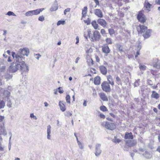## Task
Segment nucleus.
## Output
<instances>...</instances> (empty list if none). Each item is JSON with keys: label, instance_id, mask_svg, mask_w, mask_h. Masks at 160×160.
Returning a JSON list of instances; mask_svg holds the SVG:
<instances>
[{"label": "nucleus", "instance_id": "obj_29", "mask_svg": "<svg viewBox=\"0 0 160 160\" xmlns=\"http://www.w3.org/2000/svg\"><path fill=\"white\" fill-rule=\"evenodd\" d=\"M116 48L117 49H118L120 51L122 52V48L120 44H117L116 45Z\"/></svg>", "mask_w": 160, "mask_h": 160}, {"label": "nucleus", "instance_id": "obj_22", "mask_svg": "<svg viewBox=\"0 0 160 160\" xmlns=\"http://www.w3.org/2000/svg\"><path fill=\"white\" fill-rule=\"evenodd\" d=\"M3 94L5 97H7V98H8L10 97V93L7 90H4L3 92Z\"/></svg>", "mask_w": 160, "mask_h": 160}, {"label": "nucleus", "instance_id": "obj_34", "mask_svg": "<svg viewBox=\"0 0 160 160\" xmlns=\"http://www.w3.org/2000/svg\"><path fill=\"white\" fill-rule=\"evenodd\" d=\"M100 110L102 111L105 112L108 110L107 108L104 106H102L100 107Z\"/></svg>", "mask_w": 160, "mask_h": 160}, {"label": "nucleus", "instance_id": "obj_63", "mask_svg": "<svg viewBox=\"0 0 160 160\" xmlns=\"http://www.w3.org/2000/svg\"><path fill=\"white\" fill-rule=\"evenodd\" d=\"M87 102L85 100H84V102L83 103V105L84 106H87Z\"/></svg>", "mask_w": 160, "mask_h": 160}, {"label": "nucleus", "instance_id": "obj_36", "mask_svg": "<svg viewBox=\"0 0 160 160\" xmlns=\"http://www.w3.org/2000/svg\"><path fill=\"white\" fill-rule=\"evenodd\" d=\"M65 22V21L64 20H59L57 23V25L59 26L61 24L63 25Z\"/></svg>", "mask_w": 160, "mask_h": 160}, {"label": "nucleus", "instance_id": "obj_17", "mask_svg": "<svg viewBox=\"0 0 160 160\" xmlns=\"http://www.w3.org/2000/svg\"><path fill=\"white\" fill-rule=\"evenodd\" d=\"M107 80L108 82V83L113 86L114 85V81L112 76L111 75H109L107 77Z\"/></svg>", "mask_w": 160, "mask_h": 160}, {"label": "nucleus", "instance_id": "obj_19", "mask_svg": "<svg viewBox=\"0 0 160 160\" xmlns=\"http://www.w3.org/2000/svg\"><path fill=\"white\" fill-rule=\"evenodd\" d=\"M87 7L86 6L84 7L82 9V18L85 17L86 16V14L88 11Z\"/></svg>", "mask_w": 160, "mask_h": 160}, {"label": "nucleus", "instance_id": "obj_21", "mask_svg": "<svg viewBox=\"0 0 160 160\" xmlns=\"http://www.w3.org/2000/svg\"><path fill=\"white\" fill-rule=\"evenodd\" d=\"M58 8V5L56 3V4L55 3L50 8V10L51 12H53L56 11Z\"/></svg>", "mask_w": 160, "mask_h": 160}, {"label": "nucleus", "instance_id": "obj_61", "mask_svg": "<svg viewBox=\"0 0 160 160\" xmlns=\"http://www.w3.org/2000/svg\"><path fill=\"white\" fill-rule=\"evenodd\" d=\"M96 61L97 62H99L100 61V59L98 56L96 57Z\"/></svg>", "mask_w": 160, "mask_h": 160}, {"label": "nucleus", "instance_id": "obj_27", "mask_svg": "<svg viewBox=\"0 0 160 160\" xmlns=\"http://www.w3.org/2000/svg\"><path fill=\"white\" fill-rule=\"evenodd\" d=\"M66 100L67 102L69 104L70 103V97L69 95L68 94L66 97Z\"/></svg>", "mask_w": 160, "mask_h": 160}, {"label": "nucleus", "instance_id": "obj_15", "mask_svg": "<svg viewBox=\"0 0 160 160\" xmlns=\"http://www.w3.org/2000/svg\"><path fill=\"white\" fill-rule=\"evenodd\" d=\"M124 138L125 139H132L133 138V136L132 133L126 132L125 134Z\"/></svg>", "mask_w": 160, "mask_h": 160}, {"label": "nucleus", "instance_id": "obj_47", "mask_svg": "<svg viewBox=\"0 0 160 160\" xmlns=\"http://www.w3.org/2000/svg\"><path fill=\"white\" fill-rule=\"evenodd\" d=\"M88 36L89 38H91L92 37V34L91 33V31H89L88 32Z\"/></svg>", "mask_w": 160, "mask_h": 160}, {"label": "nucleus", "instance_id": "obj_57", "mask_svg": "<svg viewBox=\"0 0 160 160\" xmlns=\"http://www.w3.org/2000/svg\"><path fill=\"white\" fill-rule=\"evenodd\" d=\"M98 151V152H97L95 153V155L97 156H98V155H99L101 152L100 151Z\"/></svg>", "mask_w": 160, "mask_h": 160}, {"label": "nucleus", "instance_id": "obj_20", "mask_svg": "<svg viewBox=\"0 0 160 160\" xmlns=\"http://www.w3.org/2000/svg\"><path fill=\"white\" fill-rule=\"evenodd\" d=\"M94 83L96 85H99L100 82V78L99 76H97L94 79Z\"/></svg>", "mask_w": 160, "mask_h": 160}, {"label": "nucleus", "instance_id": "obj_24", "mask_svg": "<svg viewBox=\"0 0 160 160\" xmlns=\"http://www.w3.org/2000/svg\"><path fill=\"white\" fill-rule=\"evenodd\" d=\"M91 24L95 29H98V25L95 20L91 22Z\"/></svg>", "mask_w": 160, "mask_h": 160}, {"label": "nucleus", "instance_id": "obj_50", "mask_svg": "<svg viewBox=\"0 0 160 160\" xmlns=\"http://www.w3.org/2000/svg\"><path fill=\"white\" fill-rule=\"evenodd\" d=\"M94 1L96 4V6H95V8H96L97 5H99V3L98 0H94Z\"/></svg>", "mask_w": 160, "mask_h": 160}, {"label": "nucleus", "instance_id": "obj_54", "mask_svg": "<svg viewBox=\"0 0 160 160\" xmlns=\"http://www.w3.org/2000/svg\"><path fill=\"white\" fill-rule=\"evenodd\" d=\"M141 46L140 45V44H139L137 48V50L140 51V50L141 49Z\"/></svg>", "mask_w": 160, "mask_h": 160}, {"label": "nucleus", "instance_id": "obj_25", "mask_svg": "<svg viewBox=\"0 0 160 160\" xmlns=\"http://www.w3.org/2000/svg\"><path fill=\"white\" fill-rule=\"evenodd\" d=\"M5 106V102L4 101L0 99V109L3 108Z\"/></svg>", "mask_w": 160, "mask_h": 160}, {"label": "nucleus", "instance_id": "obj_7", "mask_svg": "<svg viewBox=\"0 0 160 160\" xmlns=\"http://www.w3.org/2000/svg\"><path fill=\"white\" fill-rule=\"evenodd\" d=\"M102 51L105 54L106 56H107L108 54L110 52L109 48L107 44H103V46H102Z\"/></svg>", "mask_w": 160, "mask_h": 160}, {"label": "nucleus", "instance_id": "obj_52", "mask_svg": "<svg viewBox=\"0 0 160 160\" xmlns=\"http://www.w3.org/2000/svg\"><path fill=\"white\" fill-rule=\"evenodd\" d=\"M100 117L101 118H103V119L105 118V116L104 114H103L102 113H100Z\"/></svg>", "mask_w": 160, "mask_h": 160}, {"label": "nucleus", "instance_id": "obj_37", "mask_svg": "<svg viewBox=\"0 0 160 160\" xmlns=\"http://www.w3.org/2000/svg\"><path fill=\"white\" fill-rule=\"evenodd\" d=\"M5 67L4 65L2 62H0V70H1L5 69Z\"/></svg>", "mask_w": 160, "mask_h": 160}, {"label": "nucleus", "instance_id": "obj_39", "mask_svg": "<svg viewBox=\"0 0 160 160\" xmlns=\"http://www.w3.org/2000/svg\"><path fill=\"white\" fill-rule=\"evenodd\" d=\"M34 15H37L39 14L40 13L38 9L32 10Z\"/></svg>", "mask_w": 160, "mask_h": 160}, {"label": "nucleus", "instance_id": "obj_43", "mask_svg": "<svg viewBox=\"0 0 160 160\" xmlns=\"http://www.w3.org/2000/svg\"><path fill=\"white\" fill-rule=\"evenodd\" d=\"M95 147L96 150H98L100 149L101 145L100 144L98 143L96 144Z\"/></svg>", "mask_w": 160, "mask_h": 160}, {"label": "nucleus", "instance_id": "obj_16", "mask_svg": "<svg viewBox=\"0 0 160 160\" xmlns=\"http://www.w3.org/2000/svg\"><path fill=\"white\" fill-rule=\"evenodd\" d=\"M138 27L140 28V32L141 33L145 32L147 29V27L143 25H140Z\"/></svg>", "mask_w": 160, "mask_h": 160}, {"label": "nucleus", "instance_id": "obj_58", "mask_svg": "<svg viewBox=\"0 0 160 160\" xmlns=\"http://www.w3.org/2000/svg\"><path fill=\"white\" fill-rule=\"evenodd\" d=\"M9 135L10 136L9 138V144L10 143V141H11V139L12 136V134L11 132H10L9 133Z\"/></svg>", "mask_w": 160, "mask_h": 160}, {"label": "nucleus", "instance_id": "obj_51", "mask_svg": "<svg viewBox=\"0 0 160 160\" xmlns=\"http://www.w3.org/2000/svg\"><path fill=\"white\" fill-rule=\"evenodd\" d=\"M101 33L102 34H105V30L103 29H101Z\"/></svg>", "mask_w": 160, "mask_h": 160}, {"label": "nucleus", "instance_id": "obj_60", "mask_svg": "<svg viewBox=\"0 0 160 160\" xmlns=\"http://www.w3.org/2000/svg\"><path fill=\"white\" fill-rule=\"evenodd\" d=\"M115 142L119 143L121 142V140L119 139H115Z\"/></svg>", "mask_w": 160, "mask_h": 160}, {"label": "nucleus", "instance_id": "obj_55", "mask_svg": "<svg viewBox=\"0 0 160 160\" xmlns=\"http://www.w3.org/2000/svg\"><path fill=\"white\" fill-rule=\"evenodd\" d=\"M76 44H77L79 42V38L77 36L76 38Z\"/></svg>", "mask_w": 160, "mask_h": 160}, {"label": "nucleus", "instance_id": "obj_42", "mask_svg": "<svg viewBox=\"0 0 160 160\" xmlns=\"http://www.w3.org/2000/svg\"><path fill=\"white\" fill-rule=\"evenodd\" d=\"M84 22L85 23H86L87 25H89L90 24L91 20L89 18H88L86 20H84Z\"/></svg>", "mask_w": 160, "mask_h": 160}, {"label": "nucleus", "instance_id": "obj_64", "mask_svg": "<svg viewBox=\"0 0 160 160\" xmlns=\"http://www.w3.org/2000/svg\"><path fill=\"white\" fill-rule=\"evenodd\" d=\"M11 57H10V56H9L8 58V59L7 60V61L8 62H11L12 60H11Z\"/></svg>", "mask_w": 160, "mask_h": 160}, {"label": "nucleus", "instance_id": "obj_26", "mask_svg": "<svg viewBox=\"0 0 160 160\" xmlns=\"http://www.w3.org/2000/svg\"><path fill=\"white\" fill-rule=\"evenodd\" d=\"M25 15L26 16H32L34 15L33 12L32 10L26 12Z\"/></svg>", "mask_w": 160, "mask_h": 160}, {"label": "nucleus", "instance_id": "obj_23", "mask_svg": "<svg viewBox=\"0 0 160 160\" xmlns=\"http://www.w3.org/2000/svg\"><path fill=\"white\" fill-rule=\"evenodd\" d=\"M101 98L103 101H107L108 99L105 94L101 93L100 94Z\"/></svg>", "mask_w": 160, "mask_h": 160}, {"label": "nucleus", "instance_id": "obj_30", "mask_svg": "<svg viewBox=\"0 0 160 160\" xmlns=\"http://www.w3.org/2000/svg\"><path fill=\"white\" fill-rule=\"evenodd\" d=\"M140 79H138L135 81L134 83V85L135 87H138L139 86L140 84Z\"/></svg>", "mask_w": 160, "mask_h": 160}, {"label": "nucleus", "instance_id": "obj_12", "mask_svg": "<svg viewBox=\"0 0 160 160\" xmlns=\"http://www.w3.org/2000/svg\"><path fill=\"white\" fill-rule=\"evenodd\" d=\"M152 32V30L150 29L147 30L145 33L143 34V37L145 38H148L151 36V33Z\"/></svg>", "mask_w": 160, "mask_h": 160}, {"label": "nucleus", "instance_id": "obj_14", "mask_svg": "<svg viewBox=\"0 0 160 160\" xmlns=\"http://www.w3.org/2000/svg\"><path fill=\"white\" fill-rule=\"evenodd\" d=\"M7 134V132L5 128L3 126H1L0 127V135H6Z\"/></svg>", "mask_w": 160, "mask_h": 160}, {"label": "nucleus", "instance_id": "obj_11", "mask_svg": "<svg viewBox=\"0 0 160 160\" xmlns=\"http://www.w3.org/2000/svg\"><path fill=\"white\" fill-rule=\"evenodd\" d=\"M65 102L63 101H60L59 103V106L60 110L62 112H64L66 110V108L65 105Z\"/></svg>", "mask_w": 160, "mask_h": 160}, {"label": "nucleus", "instance_id": "obj_53", "mask_svg": "<svg viewBox=\"0 0 160 160\" xmlns=\"http://www.w3.org/2000/svg\"><path fill=\"white\" fill-rule=\"evenodd\" d=\"M148 83L149 85H150V86H152L153 85V84L152 83V82L151 80H148Z\"/></svg>", "mask_w": 160, "mask_h": 160}, {"label": "nucleus", "instance_id": "obj_6", "mask_svg": "<svg viewBox=\"0 0 160 160\" xmlns=\"http://www.w3.org/2000/svg\"><path fill=\"white\" fill-rule=\"evenodd\" d=\"M105 127L109 130H113L116 128V126L113 123L106 122L104 126Z\"/></svg>", "mask_w": 160, "mask_h": 160}, {"label": "nucleus", "instance_id": "obj_18", "mask_svg": "<svg viewBox=\"0 0 160 160\" xmlns=\"http://www.w3.org/2000/svg\"><path fill=\"white\" fill-rule=\"evenodd\" d=\"M151 97L153 98L157 99L159 98V94L156 91H152V94L151 95Z\"/></svg>", "mask_w": 160, "mask_h": 160}, {"label": "nucleus", "instance_id": "obj_48", "mask_svg": "<svg viewBox=\"0 0 160 160\" xmlns=\"http://www.w3.org/2000/svg\"><path fill=\"white\" fill-rule=\"evenodd\" d=\"M62 88V87H59L57 88V89L58 90L59 92L60 93H62L64 92V91L63 90L61 89V88Z\"/></svg>", "mask_w": 160, "mask_h": 160}, {"label": "nucleus", "instance_id": "obj_32", "mask_svg": "<svg viewBox=\"0 0 160 160\" xmlns=\"http://www.w3.org/2000/svg\"><path fill=\"white\" fill-rule=\"evenodd\" d=\"M7 99V106L9 108H11L12 107V105L11 101L9 98Z\"/></svg>", "mask_w": 160, "mask_h": 160}, {"label": "nucleus", "instance_id": "obj_40", "mask_svg": "<svg viewBox=\"0 0 160 160\" xmlns=\"http://www.w3.org/2000/svg\"><path fill=\"white\" fill-rule=\"evenodd\" d=\"M7 15H8L9 16L12 15L13 16H16L15 14L12 12L11 11H8L6 14Z\"/></svg>", "mask_w": 160, "mask_h": 160}, {"label": "nucleus", "instance_id": "obj_46", "mask_svg": "<svg viewBox=\"0 0 160 160\" xmlns=\"http://www.w3.org/2000/svg\"><path fill=\"white\" fill-rule=\"evenodd\" d=\"M30 117L31 118H33L35 120L37 119V117L36 116L34 115V114L33 113H32L30 114Z\"/></svg>", "mask_w": 160, "mask_h": 160}, {"label": "nucleus", "instance_id": "obj_49", "mask_svg": "<svg viewBox=\"0 0 160 160\" xmlns=\"http://www.w3.org/2000/svg\"><path fill=\"white\" fill-rule=\"evenodd\" d=\"M78 145H79L80 148L81 149H82L83 148H82V143L80 141H78Z\"/></svg>", "mask_w": 160, "mask_h": 160}, {"label": "nucleus", "instance_id": "obj_44", "mask_svg": "<svg viewBox=\"0 0 160 160\" xmlns=\"http://www.w3.org/2000/svg\"><path fill=\"white\" fill-rule=\"evenodd\" d=\"M38 19L39 21L42 22L44 20V18L43 16H41L39 17Z\"/></svg>", "mask_w": 160, "mask_h": 160}, {"label": "nucleus", "instance_id": "obj_1", "mask_svg": "<svg viewBox=\"0 0 160 160\" xmlns=\"http://www.w3.org/2000/svg\"><path fill=\"white\" fill-rule=\"evenodd\" d=\"M12 56L14 60L10 67V70L12 72H15L19 69L22 72L28 71V67L24 61H21V58L18 55L16 56L15 52H13L12 53Z\"/></svg>", "mask_w": 160, "mask_h": 160}, {"label": "nucleus", "instance_id": "obj_8", "mask_svg": "<svg viewBox=\"0 0 160 160\" xmlns=\"http://www.w3.org/2000/svg\"><path fill=\"white\" fill-rule=\"evenodd\" d=\"M99 69L101 73L103 75H106L107 73L106 67L103 65H101L99 67Z\"/></svg>", "mask_w": 160, "mask_h": 160}, {"label": "nucleus", "instance_id": "obj_38", "mask_svg": "<svg viewBox=\"0 0 160 160\" xmlns=\"http://www.w3.org/2000/svg\"><path fill=\"white\" fill-rule=\"evenodd\" d=\"M139 66V68L140 70H144L146 69V67L145 65H142L140 64Z\"/></svg>", "mask_w": 160, "mask_h": 160}, {"label": "nucleus", "instance_id": "obj_13", "mask_svg": "<svg viewBox=\"0 0 160 160\" xmlns=\"http://www.w3.org/2000/svg\"><path fill=\"white\" fill-rule=\"evenodd\" d=\"M151 4L147 0H146L144 2V6L146 8V10H147L148 12L150 11V8Z\"/></svg>", "mask_w": 160, "mask_h": 160}, {"label": "nucleus", "instance_id": "obj_28", "mask_svg": "<svg viewBox=\"0 0 160 160\" xmlns=\"http://www.w3.org/2000/svg\"><path fill=\"white\" fill-rule=\"evenodd\" d=\"M106 41L108 44H112V39L110 38H107L106 39Z\"/></svg>", "mask_w": 160, "mask_h": 160}, {"label": "nucleus", "instance_id": "obj_59", "mask_svg": "<svg viewBox=\"0 0 160 160\" xmlns=\"http://www.w3.org/2000/svg\"><path fill=\"white\" fill-rule=\"evenodd\" d=\"M4 118V116H0V122L3 121Z\"/></svg>", "mask_w": 160, "mask_h": 160}, {"label": "nucleus", "instance_id": "obj_56", "mask_svg": "<svg viewBox=\"0 0 160 160\" xmlns=\"http://www.w3.org/2000/svg\"><path fill=\"white\" fill-rule=\"evenodd\" d=\"M140 51L137 50V51L136 52V54L135 55V58H136L138 56V55H139L140 54Z\"/></svg>", "mask_w": 160, "mask_h": 160}, {"label": "nucleus", "instance_id": "obj_9", "mask_svg": "<svg viewBox=\"0 0 160 160\" xmlns=\"http://www.w3.org/2000/svg\"><path fill=\"white\" fill-rule=\"evenodd\" d=\"M97 22L103 28L106 27L107 25L106 22L105 20L102 19H98L97 20Z\"/></svg>", "mask_w": 160, "mask_h": 160}, {"label": "nucleus", "instance_id": "obj_45", "mask_svg": "<svg viewBox=\"0 0 160 160\" xmlns=\"http://www.w3.org/2000/svg\"><path fill=\"white\" fill-rule=\"evenodd\" d=\"M70 8H69L65 9L64 11V15H66L67 12H69L70 11Z\"/></svg>", "mask_w": 160, "mask_h": 160}, {"label": "nucleus", "instance_id": "obj_62", "mask_svg": "<svg viewBox=\"0 0 160 160\" xmlns=\"http://www.w3.org/2000/svg\"><path fill=\"white\" fill-rule=\"evenodd\" d=\"M116 81L118 82H119L121 80L120 78L118 76L116 77Z\"/></svg>", "mask_w": 160, "mask_h": 160}, {"label": "nucleus", "instance_id": "obj_10", "mask_svg": "<svg viewBox=\"0 0 160 160\" xmlns=\"http://www.w3.org/2000/svg\"><path fill=\"white\" fill-rule=\"evenodd\" d=\"M94 14L99 18H101L103 16L101 10L99 9H96L94 10Z\"/></svg>", "mask_w": 160, "mask_h": 160}, {"label": "nucleus", "instance_id": "obj_5", "mask_svg": "<svg viewBox=\"0 0 160 160\" xmlns=\"http://www.w3.org/2000/svg\"><path fill=\"white\" fill-rule=\"evenodd\" d=\"M137 18L139 22L142 23L145 22L146 20L144 15L141 12H139L138 14Z\"/></svg>", "mask_w": 160, "mask_h": 160}, {"label": "nucleus", "instance_id": "obj_33", "mask_svg": "<svg viewBox=\"0 0 160 160\" xmlns=\"http://www.w3.org/2000/svg\"><path fill=\"white\" fill-rule=\"evenodd\" d=\"M108 32L111 36L115 33V31L113 29L111 28L108 29Z\"/></svg>", "mask_w": 160, "mask_h": 160}, {"label": "nucleus", "instance_id": "obj_4", "mask_svg": "<svg viewBox=\"0 0 160 160\" xmlns=\"http://www.w3.org/2000/svg\"><path fill=\"white\" fill-rule=\"evenodd\" d=\"M101 36L99 32L97 31H95L93 33V37L91 38V40L92 41H99L100 39Z\"/></svg>", "mask_w": 160, "mask_h": 160}, {"label": "nucleus", "instance_id": "obj_41", "mask_svg": "<svg viewBox=\"0 0 160 160\" xmlns=\"http://www.w3.org/2000/svg\"><path fill=\"white\" fill-rule=\"evenodd\" d=\"M34 56L38 60H39V58L41 57V56L39 53L34 54Z\"/></svg>", "mask_w": 160, "mask_h": 160}, {"label": "nucleus", "instance_id": "obj_2", "mask_svg": "<svg viewBox=\"0 0 160 160\" xmlns=\"http://www.w3.org/2000/svg\"><path fill=\"white\" fill-rule=\"evenodd\" d=\"M29 53V50L28 48H23L22 49H20L17 53H15L16 56L18 55L21 58V61H23V60L24 59V57L23 56H28Z\"/></svg>", "mask_w": 160, "mask_h": 160}, {"label": "nucleus", "instance_id": "obj_31", "mask_svg": "<svg viewBox=\"0 0 160 160\" xmlns=\"http://www.w3.org/2000/svg\"><path fill=\"white\" fill-rule=\"evenodd\" d=\"M51 126L49 125L47 126V134H50L51 133Z\"/></svg>", "mask_w": 160, "mask_h": 160}, {"label": "nucleus", "instance_id": "obj_35", "mask_svg": "<svg viewBox=\"0 0 160 160\" xmlns=\"http://www.w3.org/2000/svg\"><path fill=\"white\" fill-rule=\"evenodd\" d=\"M64 115L66 116L69 117L72 115V114L69 111H66L64 112Z\"/></svg>", "mask_w": 160, "mask_h": 160}, {"label": "nucleus", "instance_id": "obj_3", "mask_svg": "<svg viewBox=\"0 0 160 160\" xmlns=\"http://www.w3.org/2000/svg\"><path fill=\"white\" fill-rule=\"evenodd\" d=\"M109 84L106 81H105L102 82L101 84V87L102 90L106 92H110L111 89Z\"/></svg>", "mask_w": 160, "mask_h": 160}]
</instances>
